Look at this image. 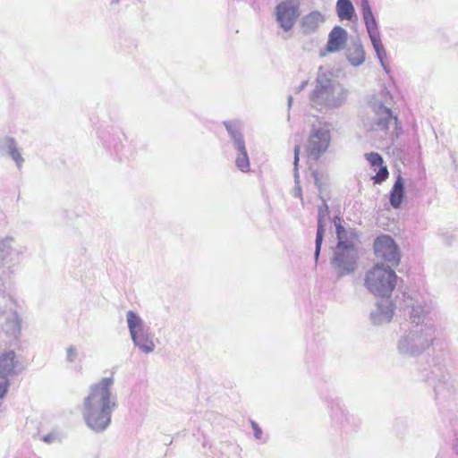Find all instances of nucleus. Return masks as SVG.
Masks as SVG:
<instances>
[{"label": "nucleus", "instance_id": "8", "mask_svg": "<svg viewBox=\"0 0 458 458\" xmlns=\"http://www.w3.org/2000/svg\"><path fill=\"white\" fill-rule=\"evenodd\" d=\"M360 13L376 55L383 69L388 72L386 64V51L382 43L378 24L369 0H360Z\"/></svg>", "mask_w": 458, "mask_h": 458}, {"label": "nucleus", "instance_id": "36", "mask_svg": "<svg viewBox=\"0 0 458 458\" xmlns=\"http://www.w3.org/2000/svg\"><path fill=\"white\" fill-rule=\"evenodd\" d=\"M308 84V81H304L301 83V85L297 89V92L301 91Z\"/></svg>", "mask_w": 458, "mask_h": 458}, {"label": "nucleus", "instance_id": "11", "mask_svg": "<svg viewBox=\"0 0 458 458\" xmlns=\"http://www.w3.org/2000/svg\"><path fill=\"white\" fill-rule=\"evenodd\" d=\"M375 255L386 262L397 266L400 262V252L397 244L388 235L378 236L374 242Z\"/></svg>", "mask_w": 458, "mask_h": 458}, {"label": "nucleus", "instance_id": "18", "mask_svg": "<svg viewBox=\"0 0 458 458\" xmlns=\"http://www.w3.org/2000/svg\"><path fill=\"white\" fill-rule=\"evenodd\" d=\"M131 338L134 346L146 354L153 352L156 348L154 335L150 329L132 335Z\"/></svg>", "mask_w": 458, "mask_h": 458}, {"label": "nucleus", "instance_id": "13", "mask_svg": "<svg viewBox=\"0 0 458 458\" xmlns=\"http://www.w3.org/2000/svg\"><path fill=\"white\" fill-rule=\"evenodd\" d=\"M348 41V32L340 26H335L328 34V38L325 48L321 51V55L325 56L328 53H337L345 48Z\"/></svg>", "mask_w": 458, "mask_h": 458}, {"label": "nucleus", "instance_id": "4", "mask_svg": "<svg viewBox=\"0 0 458 458\" xmlns=\"http://www.w3.org/2000/svg\"><path fill=\"white\" fill-rule=\"evenodd\" d=\"M435 340L436 328L433 325L412 327L398 338L396 350L404 357H419L434 344Z\"/></svg>", "mask_w": 458, "mask_h": 458}, {"label": "nucleus", "instance_id": "38", "mask_svg": "<svg viewBox=\"0 0 458 458\" xmlns=\"http://www.w3.org/2000/svg\"><path fill=\"white\" fill-rule=\"evenodd\" d=\"M292 104H293V98L290 96V97L288 98V107H289V108L291 107Z\"/></svg>", "mask_w": 458, "mask_h": 458}, {"label": "nucleus", "instance_id": "22", "mask_svg": "<svg viewBox=\"0 0 458 458\" xmlns=\"http://www.w3.org/2000/svg\"><path fill=\"white\" fill-rule=\"evenodd\" d=\"M15 368V353L13 351L0 352V377L2 380H7Z\"/></svg>", "mask_w": 458, "mask_h": 458}, {"label": "nucleus", "instance_id": "5", "mask_svg": "<svg viewBox=\"0 0 458 458\" xmlns=\"http://www.w3.org/2000/svg\"><path fill=\"white\" fill-rule=\"evenodd\" d=\"M374 116L366 124L368 130L375 132H380L385 137H388L391 141L399 138L402 129L398 125V118L394 115L391 108L386 107L381 100L373 97L369 103Z\"/></svg>", "mask_w": 458, "mask_h": 458}, {"label": "nucleus", "instance_id": "19", "mask_svg": "<svg viewBox=\"0 0 458 458\" xmlns=\"http://www.w3.org/2000/svg\"><path fill=\"white\" fill-rule=\"evenodd\" d=\"M224 125L230 136L235 149L243 148L245 146V140L242 134V123L238 121H227L224 123Z\"/></svg>", "mask_w": 458, "mask_h": 458}, {"label": "nucleus", "instance_id": "20", "mask_svg": "<svg viewBox=\"0 0 458 458\" xmlns=\"http://www.w3.org/2000/svg\"><path fill=\"white\" fill-rule=\"evenodd\" d=\"M4 318L5 322L3 326L4 334L10 338L17 339L21 332V319L18 312L15 311Z\"/></svg>", "mask_w": 458, "mask_h": 458}, {"label": "nucleus", "instance_id": "16", "mask_svg": "<svg viewBox=\"0 0 458 458\" xmlns=\"http://www.w3.org/2000/svg\"><path fill=\"white\" fill-rule=\"evenodd\" d=\"M325 21L326 17L321 12L312 11L301 19L300 27L301 33L304 35L314 34Z\"/></svg>", "mask_w": 458, "mask_h": 458}, {"label": "nucleus", "instance_id": "14", "mask_svg": "<svg viewBox=\"0 0 458 458\" xmlns=\"http://www.w3.org/2000/svg\"><path fill=\"white\" fill-rule=\"evenodd\" d=\"M0 154L9 157L18 169L22 167L24 158L14 138L9 136L0 138Z\"/></svg>", "mask_w": 458, "mask_h": 458}, {"label": "nucleus", "instance_id": "33", "mask_svg": "<svg viewBox=\"0 0 458 458\" xmlns=\"http://www.w3.org/2000/svg\"><path fill=\"white\" fill-rule=\"evenodd\" d=\"M451 381V376L448 372H443L441 375V378H439V385L434 386L435 392L438 394L441 391V384L448 385Z\"/></svg>", "mask_w": 458, "mask_h": 458}, {"label": "nucleus", "instance_id": "1", "mask_svg": "<svg viewBox=\"0 0 458 458\" xmlns=\"http://www.w3.org/2000/svg\"><path fill=\"white\" fill-rule=\"evenodd\" d=\"M118 407L114 390V377H104L91 384L84 396L81 412L86 426L96 433L105 431L111 424L112 415Z\"/></svg>", "mask_w": 458, "mask_h": 458}, {"label": "nucleus", "instance_id": "28", "mask_svg": "<svg viewBox=\"0 0 458 458\" xmlns=\"http://www.w3.org/2000/svg\"><path fill=\"white\" fill-rule=\"evenodd\" d=\"M236 150V158H235V165L239 170H241L243 173H247L250 171V159L248 156V152L246 149V147H243V148H238Z\"/></svg>", "mask_w": 458, "mask_h": 458}, {"label": "nucleus", "instance_id": "31", "mask_svg": "<svg viewBox=\"0 0 458 458\" xmlns=\"http://www.w3.org/2000/svg\"><path fill=\"white\" fill-rule=\"evenodd\" d=\"M251 428L253 429V435L255 439L261 441L262 443L267 442V437L264 436L262 429L255 421H250Z\"/></svg>", "mask_w": 458, "mask_h": 458}, {"label": "nucleus", "instance_id": "12", "mask_svg": "<svg viewBox=\"0 0 458 458\" xmlns=\"http://www.w3.org/2000/svg\"><path fill=\"white\" fill-rule=\"evenodd\" d=\"M394 304L388 298L377 301L375 308L370 312V320L374 325L389 323L394 314Z\"/></svg>", "mask_w": 458, "mask_h": 458}, {"label": "nucleus", "instance_id": "2", "mask_svg": "<svg viewBox=\"0 0 458 458\" xmlns=\"http://www.w3.org/2000/svg\"><path fill=\"white\" fill-rule=\"evenodd\" d=\"M349 90L330 72L319 70L315 89L310 96V106L319 112L342 107L348 99Z\"/></svg>", "mask_w": 458, "mask_h": 458}, {"label": "nucleus", "instance_id": "15", "mask_svg": "<svg viewBox=\"0 0 458 458\" xmlns=\"http://www.w3.org/2000/svg\"><path fill=\"white\" fill-rule=\"evenodd\" d=\"M13 238L7 236L0 241V258L5 262L18 263L19 257L23 253L21 245H13Z\"/></svg>", "mask_w": 458, "mask_h": 458}, {"label": "nucleus", "instance_id": "21", "mask_svg": "<svg viewBox=\"0 0 458 458\" xmlns=\"http://www.w3.org/2000/svg\"><path fill=\"white\" fill-rule=\"evenodd\" d=\"M126 323L131 336L150 329L143 318L133 310L126 312Z\"/></svg>", "mask_w": 458, "mask_h": 458}, {"label": "nucleus", "instance_id": "24", "mask_svg": "<svg viewBox=\"0 0 458 458\" xmlns=\"http://www.w3.org/2000/svg\"><path fill=\"white\" fill-rule=\"evenodd\" d=\"M346 58L354 67L361 65L365 61V51L360 43H353L346 49Z\"/></svg>", "mask_w": 458, "mask_h": 458}, {"label": "nucleus", "instance_id": "32", "mask_svg": "<svg viewBox=\"0 0 458 458\" xmlns=\"http://www.w3.org/2000/svg\"><path fill=\"white\" fill-rule=\"evenodd\" d=\"M78 357V350L75 346L70 345L66 348V360L69 363H72Z\"/></svg>", "mask_w": 458, "mask_h": 458}, {"label": "nucleus", "instance_id": "25", "mask_svg": "<svg viewBox=\"0 0 458 458\" xmlns=\"http://www.w3.org/2000/svg\"><path fill=\"white\" fill-rule=\"evenodd\" d=\"M18 307V301L13 295L6 293L0 294V318L17 311Z\"/></svg>", "mask_w": 458, "mask_h": 458}, {"label": "nucleus", "instance_id": "34", "mask_svg": "<svg viewBox=\"0 0 458 458\" xmlns=\"http://www.w3.org/2000/svg\"><path fill=\"white\" fill-rule=\"evenodd\" d=\"M8 386H9L8 380H1L0 381V398L4 397V395L6 394Z\"/></svg>", "mask_w": 458, "mask_h": 458}, {"label": "nucleus", "instance_id": "3", "mask_svg": "<svg viewBox=\"0 0 458 458\" xmlns=\"http://www.w3.org/2000/svg\"><path fill=\"white\" fill-rule=\"evenodd\" d=\"M334 223L338 242L331 264L337 275L343 276L353 273L357 268L359 255L355 242L358 235L353 229L342 226L339 217H335Z\"/></svg>", "mask_w": 458, "mask_h": 458}, {"label": "nucleus", "instance_id": "6", "mask_svg": "<svg viewBox=\"0 0 458 458\" xmlns=\"http://www.w3.org/2000/svg\"><path fill=\"white\" fill-rule=\"evenodd\" d=\"M396 274L389 267L376 264L365 275L364 285L369 292L381 297H388L396 284Z\"/></svg>", "mask_w": 458, "mask_h": 458}, {"label": "nucleus", "instance_id": "30", "mask_svg": "<svg viewBox=\"0 0 458 458\" xmlns=\"http://www.w3.org/2000/svg\"><path fill=\"white\" fill-rule=\"evenodd\" d=\"M376 172L377 174L375 176L372 177V179L374 182L377 184H380L383 182H385L389 175L387 167L386 165H383V164L377 167Z\"/></svg>", "mask_w": 458, "mask_h": 458}, {"label": "nucleus", "instance_id": "35", "mask_svg": "<svg viewBox=\"0 0 458 458\" xmlns=\"http://www.w3.org/2000/svg\"><path fill=\"white\" fill-rule=\"evenodd\" d=\"M313 176H314V179H315V183H316V185L320 189V188H321V186H322V183H321V182H320V179H319V177H318V173L314 172V173H313Z\"/></svg>", "mask_w": 458, "mask_h": 458}, {"label": "nucleus", "instance_id": "9", "mask_svg": "<svg viewBox=\"0 0 458 458\" xmlns=\"http://www.w3.org/2000/svg\"><path fill=\"white\" fill-rule=\"evenodd\" d=\"M331 143V126L329 123L319 122L310 130L306 145L308 156L315 160L327 152Z\"/></svg>", "mask_w": 458, "mask_h": 458}, {"label": "nucleus", "instance_id": "23", "mask_svg": "<svg viewBox=\"0 0 458 458\" xmlns=\"http://www.w3.org/2000/svg\"><path fill=\"white\" fill-rule=\"evenodd\" d=\"M404 196V180L399 174L392 187L389 196V201L394 208H399L402 205Z\"/></svg>", "mask_w": 458, "mask_h": 458}, {"label": "nucleus", "instance_id": "37", "mask_svg": "<svg viewBox=\"0 0 458 458\" xmlns=\"http://www.w3.org/2000/svg\"><path fill=\"white\" fill-rule=\"evenodd\" d=\"M454 448L455 453L458 454V437L455 440Z\"/></svg>", "mask_w": 458, "mask_h": 458}, {"label": "nucleus", "instance_id": "39", "mask_svg": "<svg viewBox=\"0 0 458 458\" xmlns=\"http://www.w3.org/2000/svg\"><path fill=\"white\" fill-rule=\"evenodd\" d=\"M44 441L49 442V436L44 437Z\"/></svg>", "mask_w": 458, "mask_h": 458}, {"label": "nucleus", "instance_id": "7", "mask_svg": "<svg viewBox=\"0 0 458 458\" xmlns=\"http://www.w3.org/2000/svg\"><path fill=\"white\" fill-rule=\"evenodd\" d=\"M403 309L413 327L426 325L427 316L432 309V301L427 293L411 291L403 293Z\"/></svg>", "mask_w": 458, "mask_h": 458}, {"label": "nucleus", "instance_id": "10", "mask_svg": "<svg viewBox=\"0 0 458 458\" xmlns=\"http://www.w3.org/2000/svg\"><path fill=\"white\" fill-rule=\"evenodd\" d=\"M301 15V0H283L275 8L274 16L284 32L291 31Z\"/></svg>", "mask_w": 458, "mask_h": 458}, {"label": "nucleus", "instance_id": "27", "mask_svg": "<svg viewBox=\"0 0 458 458\" xmlns=\"http://www.w3.org/2000/svg\"><path fill=\"white\" fill-rule=\"evenodd\" d=\"M301 147L296 145L294 147V158H293V177H294V188L293 190V194L296 198H300L302 200V192L300 185V174H299V155H300Z\"/></svg>", "mask_w": 458, "mask_h": 458}, {"label": "nucleus", "instance_id": "29", "mask_svg": "<svg viewBox=\"0 0 458 458\" xmlns=\"http://www.w3.org/2000/svg\"><path fill=\"white\" fill-rule=\"evenodd\" d=\"M366 160L369 163L374 171L384 163L383 157L377 152H369L365 154Z\"/></svg>", "mask_w": 458, "mask_h": 458}, {"label": "nucleus", "instance_id": "26", "mask_svg": "<svg viewBox=\"0 0 458 458\" xmlns=\"http://www.w3.org/2000/svg\"><path fill=\"white\" fill-rule=\"evenodd\" d=\"M335 12L341 21H352L355 16V9L351 0H337Z\"/></svg>", "mask_w": 458, "mask_h": 458}, {"label": "nucleus", "instance_id": "17", "mask_svg": "<svg viewBox=\"0 0 458 458\" xmlns=\"http://www.w3.org/2000/svg\"><path fill=\"white\" fill-rule=\"evenodd\" d=\"M323 205L318 208V230L315 241V259L318 260L321 250V245L324 239L325 234V225L326 221L328 218V206L326 203L325 199H322Z\"/></svg>", "mask_w": 458, "mask_h": 458}]
</instances>
